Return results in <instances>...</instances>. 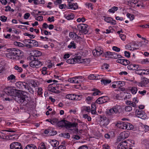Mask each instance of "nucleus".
<instances>
[{
	"label": "nucleus",
	"instance_id": "nucleus-1",
	"mask_svg": "<svg viewBox=\"0 0 149 149\" xmlns=\"http://www.w3.org/2000/svg\"><path fill=\"white\" fill-rule=\"evenodd\" d=\"M8 53H6V56L8 58L11 59H18L19 57L23 55V52L20 50L14 48L8 49Z\"/></svg>",
	"mask_w": 149,
	"mask_h": 149
},
{
	"label": "nucleus",
	"instance_id": "nucleus-2",
	"mask_svg": "<svg viewBox=\"0 0 149 149\" xmlns=\"http://www.w3.org/2000/svg\"><path fill=\"white\" fill-rule=\"evenodd\" d=\"M31 55L28 58V59L31 61L29 63V65H42L43 64L38 60V57L42 55L41 52L38 50L33 51L31 53Z\"/></svg>",
	"mask_w": 149,
	"mask_h": 149
},
{
	"label": "nucleus",
	"instance_id": "nucleus-3",
	"mask_svg": "<svg viewBox=\"0 0 149 149\" xmlns=\"http://www.w3.org/2000/svg\"><path fill=\"white\" fill-rule=\"evenodd\" d=\"M17 102L23 106H26L28 107L31 101V99L30 97L23 94H20L18 95L17 98H16Z\"/></svg>",
	"mask_w": 149,
	"mask_h": 149
},
{
	"label": "nucleus",
	"instance_id": "nucleus-4",
	"mask_svg": "<svg viewBox=\"0 0 149 149\" xmlns=\"http://www.w3.org/2000/svg\"><path fill=\"white\" fill-rule=\"evenodd\" d=\"M93 54L95 56H97L102 54L103 56H104L106 58H112V52H107L104 53L103 52L102 49L100 47H98L93 50Z\"/></svg>",
	"mask_w": 149,
	"mask_h": 149
},
{
	"label": "nucleus",
	"instance_id": "nucleus-5",
	"mask_svg": "<svg viewBox=\"0 0 149 149\" xmlns=\"http://www.w3.org/2000/svg\"><path fill=\"white\" fill-rule=\"evenodd\" d=\"M60 84H49L47 87V89L49 91H51L55 93H58L60 92L59 87Z\"/></svg>",
	"mask_w": 149,
	"mask_h": 149
},
{
	"label": "nucleus",
	"instance_id": "nucleus-6",
	"mask_svg": "<svg viewBox=\"0 0 149 149\" xmlns=\"http://www.w3.org/2000/svg\"><path fill=\"white\" fill-rule=\"evenodd\" d=\"M121 111V106L119 105H116L113 107L112 108L109 110L108 114L109 115H112L114 113H119Z\"/></svg>",
	"mask_w": 149,
	"mask_h": 149
},
{
	"label": "nucleus",
	"instance_id": "nucleus-7",
	"mask_svg": "<svg viewBox=\"0 0 149 149\" xmlns=\"http://www.w3.org/2000/svg\"><path fill=\"white\" fill-rule=\"evenodd\" d=\"M109 123V121L108 118L104 116H100V124L102 127H106Z\"/></svg>",
	"mask_w": 149,
	"mask_h": 149
},
{
	"label": "nucleus",
	"instance_id": "nucleus-8",
	"mask_svg": "<svg viewBox=\"0 0 149 149\" xmlns=\"http://www.w3.org/2000/svg\"><path fill=\"white\" fill-rule=\"evenodd\" d=\"M87 27H88V26L87 25L81 24L78 25L77 28L80 32H81L82 33L85 34L88 32V30L87 29Z\"/></svg>",
	"mask_w": 149,
	"mask_h": 149
},
{
	"label": "nucleus",
	"instance_id": "nucleus-9",
	"mask_svg": "<svg viewBox=\"0 0 149 149\" xmlns=\"http://www.w3.org/2000/svg\"><path fill=\"white\" fill-rule=\"evenodd\" d=\"M130 133L128 131H124L121 132L117 139L118 141L123 140L127 138L129 136Z\"/></svg>",
	"mask_w": 149,
	"mask_h": 149
},
{
	"label": "nucleus",
	"instance_id": "nucleus-10",
	"mask_svg": "<svg viewBox=\"0 0 149 149\" xmlns=\"http://www.w3.org/2000/svg\"><path fill=\"white\" fill-rule=\"evenodd\" d=\"M149 83V79L146 78L144 77L142 79L141 82H136V84L139 86L143 87L147 86Z\"/></svg>",
	"mask_w": 149,
	"mask_h": 149
},
{
	"label": "nucleus",
	"instance_id": "nucleus-11",
	"mask_svg": "<svg viewBox=\"0 0 149 149\" xmlns=\"http://www.w3.org/2000/svg\"><path fill=\"white\" fill-rule=\"evenodd\" d=\"M15 86L19 89L27 88L28 87L27 84L24 82L18 81L15 83Z\"/></svg>",
	"mask_w": 149,
	"mask_h": 149
},
{
	"label": "nucleus",
	"instance_id": "nucleus-12",
	"mask_svg": "<svg viewBox=\"0 0 149 149\" xmlns=\"http://www.w3.org/2000/svg\"><path fill=\"white\" fill-rule=\"evenodd\" d=\"M82 77L81 76L75 77L71 78L68 79V81L71 83L74 84H80L81 81L80 79H81Z\"/></svg>",
	"mask_w": 149,
	"mask_h": 149
},
{
	"label": "nucleus",
	"instance_id": "nucleus-13",
	"mask_svg": "<svg viewBox=\"0 0 149 149\" xmlns=\"http://www.w3.org/2000/svg\"><path fill=\"white\" fill-rule=\"evenodd\" d=\"M10 148L11 149H22L21 143L16 142L11 143L10 145Z\"/></svg>",
	"mask_w": 149,
	"mask_h": 149
},
{
	"label": "nucleus",
	"instance_id": "nucleus-14",
	"mask_svg": "<svg viewBox=\"0 0 149 149\" xmlns=\"http://www.w3.org/2000/svg\"><path fill=\"white\" fill-rule=\"evenodd\" d=\"M80 58V57L79 56H76L74 57L73 58H70L67 60L66 61V62L69 64H74L76 63H78V62H80L78 61Z\"/></svg>",
	"mask_w": 149,
	"mask_h": 149
},
{
	"label": "nucleus",
	"instance_id": "nucleus-15",
	"mask_svg": "<svg viewBox=\"0 0 149 149\" xmlns=\"http://www.w3.org/2000/svg\"><path fill=\"white\" fill-rule=\"evenodd\" d=\"M73 0H68V6H67L68 8L72 10H75L77 9L78 7V5L77 3H74L71 2Z\"/></svg>",
	"mask_w": 149,
	"mask_h": 149
},
{
	"label": "nucleus",
	"instance_id": "nucleus-16",
	"mask_svg": "<svg viewBox=\"0 0 149 149\" xmlns=\"http://www.w3.org/2000/svg\"><path fill=\"white\" fill-rule=\"evenodd\" d=\"M108 99V98L107 96H102L98 98L96 102L98 104H102L107 102Z\"/></svg>",
	"mask_w": 149,
	"mask_h": 149
},
{
	"label": "nucleus",
	"instance_id": "nucleus-17",
	"mask_svg": "<svg viewBox=\"0 0 149 149\" xmlns=\"http://www.w3.org/2000/svg\"><path fill=\"white\" fill-rule=\"evenodd\" d=\"M68 121L63 119L60 121H58L57 126L58 127L63 128L65 127L67 129V124Z\"/></svg>",
	"mask_w": 149,
	"mask_h": 149
},
{
	"label": "nucleus",
	"instance_id": "nucleus-18",
	"mask_svg": "<svg viewBox=\"0 0 149 149\" xmlns=\"http://www.w3.org/2000/svg\"><path fill=\"white\" fill-rule=\"evenodd\" d=\"M104 18V21L107 23H110L111 25H115L116 24V21L113 20L111 17H107L105 16H103Z\"/></svg>",
	"mask_w": 149,
	"mask_h": 149
},
{
	"label": "nucleus",
	"instance_id": "nucleus-19",
	"mask_svg": "<svg viewBox=\"0 0 149 149\" xmlns=\"http://www.w3.org/2000/svg\"><path fill=\"white\" fill-rule=\"evenodd\" d=\"M127 148L126 141H124L119 143L118 146V149H127Z\"/></svg>",
	"mask_w": 149,
	"mask_h": 149
},
{
	"label": "nucleus",
	"instance_id": "nucleus-20",
	"mask_svg": "<svg viewBox=\"0 0 149 149\" xmlns=\"http://www.w3.org/2000/svg\"><path fill=\"white\" fill-rule=\"evenodd\" d=\"M117 63H120L123 65H127L129 64L130 62V61L127 60L123 59H119L116 60Z\"/></svg>",
	"mask_w": 149,
	"mask_h": 149
},
{
	"label": "nucleus",
	"instance_id": "nucleus-21",
	"mask_svg": "<svg viewBox=\"0 0 149 149\" xmlns=\"http://www.w3.org/2000/svg\"><path fill=\"white\" fill-rule=\"evenodd\" d=\"M127 122H120V123H117V127L120 129H127Z\"/></svg>",
	"mask_w": 149,
	"mask_h": 149
},
{
	"label": "nucleus",
	"instance_id": "nucleus-22",
	"mask_svg": "<svg viewBox=\"0 0 149 149\" xmlns=\"http://www.w3.org/2000/svg\"><path fill=\"white\" fill-rule=\"evenodd\" d=\"M136 114L137 116L143 119L142 118L145 115V113L141 109L136 110Z\"/></svg>",
	"mask_w": 149,
	"mask_h": 149
},
{
	"label": "nucleus",
	"instance_id": "nucleus-23",
	"mask_svg": "<svg viewBox=\"0 0 149 149\" xmlns=\"http://www.w3.org/2000/svg\"><path fill=\"white\" fill-rule=\"evenodd\" d=\"M80 57V59L79 60L80 62H78V63H83V64H88L90 62V59L89 58L81 59V56H79ZM79 61V60H78Z\"/></svg>",
	"mask_w": 149,
	"mask_h": 149
},
{
	"label": "nucleus",
	"instance_id": "nucleus-24",
	"mask_svg": "<svg viewBox=\"0 0 149 149\" xmlns=\"http://www.w3.org/2000/svg\"><path fill=\"white\" fill-rule=\"evenodd\" d=\"M113 83L114 84H116L117 85V86L118 88L124 86L125 84V82L123 81H115L113 82Z\"/></svg>",
	"mask_w": 149,
	"mask_h": 149
},
{
	"label": "nucleus",
	"instance_id": "nucleus-25",
	"mask_svg": "<svg viewBox=\"0 0 149 149\" xmlns=\"http://www.w3.org/2000/svg\"><path fill=\"white\" fill-rule=\"evenodd\" d=\"M18 90L13 88L9 95L15 97L17 96V97L18 95H20V94H18Z\"/></svg>",
	"mask_w": 149,
	"mask_h": 149
},
{
	"label": "nucleus",
	"instance_id": "nucleus-26",
	"mask_svg": "<svg viewBox=\"0 0 149 149\" xmlns=\"http://www.w3.org/2000/svg\"><path fill=\"white\" fill-rule=\"evenodd\" d=\"M126 141L127 148L129 147H132L134 144V142L133 140L128 139Z\"/></svg>",
	"mask_w": 149,
	"mask_h": 149
},
{
	"label": "nucleus",
	"instance_id": "nucleus-27",
	"mask_svg": "<svg viewBox=\"0 0 149 149\" xmlns=\"http://www.w3.org/2000/svg\"><path fill=\"white\" fill-rule=\"evenodd\" d=\"M78 123H71L70 122L68 121L67 124V129L70 128L71 127H76Z\"/></svg>",
	"mask_w": 149,
	"mask_h": 149
},
{
	"label": "nucleus",
	"instance_id": "nucleus-28",
	"mask_svg": "<svg viewBox=\"0 0 149 149\" xmlns=\"http://www.w3.org/2000/svg\"><path fill=\"white\" fill-rule=\"evenodd\" d=\"M54 130H53V128L52 127H50L47 129L45 130L44 133L45 134H47L51 136V134L52 133Z\"/></svg>",
	"mask_w": 149,
	"mask_h": 149
},
{
	"label": "nucleus",
	"instance_id": "nucleus-29",
	"mask_svg": "<svg viewBox=\"0 0 149 149\" xmlns=\"http://www.w3.org/2000/svg\"><path fill=\"white\" fill-rule=\"evenodd\" d=\"M50 143L53 147H56L57 146L58 144V142L55 140H50Z\"/></svg>",
	"mask_w": 149,
	"mask_h": 149
},
{
	"label": "nucleus",
	"instance_id": "nucleus-30",
	"mask_svg": "<svg viewBox=\"0 0 149 149\" xmlns=\"http://www.w3.org/2000/svg\"><path fill=\"white\" fill-rule=\"evenodd\" d=\"M138 1L136 0H131L128 1V5L131 6V7H134L135 6V5L137 4Z\"/></svg>",
	"mask_w": 149,
	"mask_h": 149
},
{
	"label": "nucleus",
	"instance_id": "nucleus-31",
	"mask_svg": "<svg viewBox=\"0 0 149 149\" xmlns=\"http://www.w3.org/2000/svg\"><path fill=\"white\" fill-rule=\"evenodd\" d=\"M81 110L82 112H84V111H86L87 112L89 113L91 111L90 107L89 106H83L81 107Z\"/></svg>",
	"mask_w": 149,
	"mask_h": 149
},
{
	"label": "nucleus",
	"instance_id": "nucleus-32",
	"mask_svg": "<svg viewBox=\"0 0 149 149\" xmlns=\"http://www.w3.org/2000/svg\"><path fill=\"white\" fill-rule=\"evenodd\" d=\"M24 149H37L36 146L33 144L28 145Z\"/></svg>",
	"mask_w": 149,
	"mask_h": 149
},
{
	"label": "nucleus",
	"instance_id": "nucleus-33",
	"mask_svg": "<svg viewBox=\"0 0 149 149\" xmlns=\"http://www.w3.org/2000/svg\"><path fill=\"white\" fill-rule=\"evenodd\" d=\"M93 91L94 92L92 93V95L94 96L100 95L102 93L101 91L97 89H94Z\"/></svg>",
	"mask_w": 149,
	"mask_h": 149
},
{
	"label": "nucleus",
	"instance_id": "nucleus-34",
	"mask_svg": "<svg viewBox=\"0 0 149 149\" xmlns=\"http://www.w3.org/2000/svg\"><path fill=\"white\" fill-rule=\"evenodd\" d=\"M67 47L69 49H71L72 48L75 49L76 48L75 43H74V41L71 42L70 44Z\"/></svg>",
	"mask_w": 149,
	"mask_h": 149
},
{
	"label": "nucleus",
	"instance_id": "nucleus-35",
	"mask_svg": "<svg viewBox=\"0 0 149 149\" xmlns=\"http://www.w3.org/2000/svg\"><path fill=\"white\" fill-rule=\"evenodd\" d=\"M13 88L11 87H8L4 89V92L6 94L8 95H9L10 94L12 91V89H13Z\"/></svg>",
	"mask_w": 149,
	"mask_h": 149
},
{
	"label": "nucleus",
	"instance_id": "nucleus-36",
	"mask_svg": "<svg viewBox=\"0 0 149 149\" xmlns=\"http://www.w3.org/2000/svg\"><path fill=\"white\" fill-rule=\"evenodd\" d=\"M7 79L9 80L10 82H12V81L16 80V77L13 74H11L7 77Z\"/></svg>",
	"mask_w": 149,
	"mask_h": 149
},
{
	"label": "nucleus",
	"instance_id": "nucleus-37",
	"mask_svg": "<svg viewBox=\"0 0 149 149\" xmlns=\"http://www.w3.org/2000/svg\"><path fill=\"white\" fill-rule=\"evenodd\" d=\"M101 81L104 85H106L107 84L110 83L111 82V81L110 79H102L101 80Z\"/></svg>",
	"mask_w": 149,
	"mask_h": 149
},
{
	"label": "nucleus",
	"instance_id": "nucleus-38",
	"mask_svg": "<svg viewBox=\"0 0 149 149\" xmlns=\"http://www.w3.org/2000/svg\"><path fill=\"white\" fill-rule=\"evenodd\" d=\"M112 58H116L118 57L121 58V55H119L115 52H112Z\"/></svg>",
	"mask_w": 149,
	"mask_h": 149
},
{
	"label": "nucleus",
	"instance_id": "nucleus-39",
	"mask_svg": "<svg viewBox=\"0 0 149 149\" xmlns=\"http://www.w3.org/2000/svg\"><path fill=\"white\" fill-rule=\"evenodd\" d=\"M66 98L69 100H74V94H68L66 95Z\"/></svg>",
	"mask_w": 149,
	"mask_h": 149
},
{
	"label": "nucleus",
	"instance_id": "nucleus-40",
	"mask_svg": "<svg viewBox=\"0 0 149 149\" xmlns=\"http://www.w3.org/2000/svg\"><path fill=\"white\" fill-rule=\"evenodd\" d=\"M6 130L2 131V132H0V137L3 139H5L6 137Z\"/></svg>",
	"mask_w": 149,
	"mask_h": 149
},
{
	"label": "nucleus",
	"instance_id": "nucleus-41",
	"mask_svg": "<svg viewBox=\"0 0 149 149\" xmlns=\"http://www.w3.org/2000/svg\"><path fill=\"white\" fill-rule=\"evenodd\" d=\"M137 68H138V69L135 70V73L138 74L142 75V70L139 67V66H138Z\"/></svg>",
	"mask_w": 149,
	"mask_h": 149
},
{
	"label": "nucleus",
	"instance_id": "nucleus-42",
	"mask_svg": "<svg viewBox=\"0 0 149 149\" xmlns=\"http://www.w3.org/2000/svg\"><path fill=\"white\" fill-rule=\"evenodd\" d=\"M130 90L132 94H135L137 91V89L136 87L134 86L131 88Z\"/></svg>",
	"mask_w": 149,
	"mask_h": 149
},
{
	"label": "nucleus",
	"instance_id": "nucleus-43",
	"mask_svg": "<svg viewBox=\"0 0 149 149\" xmlns=\"http://www.w3.org/2000/svg\"><path fill=\"white\" fill-rule=\"evenodd\" d=\"M138 66H127V68L130 70H135L138 69L137 67Z\"/></svg>",
	"mask_w": 149,
	"mask_h": 149
},
{
	"label": "nucleus",
	"instance_id": "nucleus-44",
	"mask_svg": "<svg viewBox=\"0 0 149 149\" xmlns=\"http://www.w3.org/2000/svg\"><path fill=\"white\" fill-rule=\"evenodd\" d=\"M82 95H78L74 94V100H79L81 99L82 98Z\"/></svg>",
	"mask_w": 149,
	"mask_h": 149
},
{
	"label": "nucleus",
	"instance_id": "nucleus-45",
	"mask_svg": "<svg viewBox=\"0 0 149 149\" xmlns=\"http://www.w3.org/2000/svg\"><path fill=\"white\" fill-rule=\"evenodd\" d=\"M74 18V15L73 14H71L68 15L66 17V18L68 20H70L73 19Z\"/></svg>",
	"mask_w": 149,
	"mask_h": 149
},
{
	"label": "nucleus",
	"instance_id": "nucleus-46",
	"mask_svg": "<svg viewBox=\"0 0 149 149\" xmlns=\"http://www.w3.org/2000/svg\"><path fill=\"white\" fill-rule=\"evenodd\" d=\"M58 120L56 118H54L51 119V123L52 125L56 124L57 125V124Z\"/></svg>",
	"mask_w": 149,
	"mask_h": 149
},
{
	"label": "nucleus",
	"instance_id": "nucleus-47",
	"mask_svg": "<svg viewBox=\"0 0 149 149\" xmlns=\"http://www.w3.org/2000/svg\"><path fill=\"white\" fill-rule=\"evenodd\" d=\"M127 16L128 18L130 19L131 21L134 18V15L129 13H128L127 14Z\"/></svg>",
	"mask_w": 149,
	"mask_h": 149
},
{
	"label": "nucleus",
	"instance_id": "nucleus-48",
	"mask_svg": "<svg viewBox=\"0 0 149 149\" xmlns=\"http://www.w3.org/2000/svg\"><path fill=\"white\" fill-rule=\"evenodd\" d=\"M7 17L3 15L0 16V20L3 22H5L6 21Z\"/></svg>",
	"mask_w": 149,
	"mask_h": 149
},
{
	"label": "nucleus",
	"instance_id": "nucleus-49",
	"mask_svg": "<svg viewBox=\"0 0 149 149\" xmlns=\"http://www.w3.org/2000/svg\"><path fill=\"white\" fill-rule=\"evenodd\" d=\"M31 44H32L33 46L37 47L38 46V43L37 41L33 40H31Z\"/></svg>",
	"mask_w": 149,
	"mask_h": 149
},
{
	"label": "nucleus",
	"instance_id": "nucleus-50",
	"mask_svg": "<svg viewBox=\"0 0 149 149\" xmlns=\"http://www.w3.org/2000/svg\"><path fill=\"white\" fill-rule=\"evenodd\" d=\"M46 147L44 143L40 144L38 147V149H46Z\"/></svg>",
	"mask_w": 149,
	"mask_h": 149
},
{
	"label": "nucleus",
	"instance_id": "nucleus-51",
	"mask_svg": "<svg viewBox=\"0 0 149 149\" xmlns=\"http://www.w3.org/2000/svg\"><path fill=\"white\" fill-rule=\"evenodd\" d=\"M63 136H64L65 138L69 139L70 137V135L68 133H62L61 134Z\"/></svg>",
	"mask_w": 149,
	"mask_h": 149
},
{
	"label": "nucleus",
	"instance_id": "nucleus-52",
	"mask_svg": "<svg viewBox=\"0 0 149 149\" xmlns=\"http://www.w3.org/2000/svg\"><path fill=\"white\" fill-rule=\"evenodd\" d=\"M132 107L130 106H127L125 107V110L126 111L130 112L132 110Z\"/></svg>",
	"mask_w": 149,
	"mask_h": 149
},
{
	"label": "nucleus",
	"instance_id": "nucleus-53",
	"mask_svg": "<svg viewBox=\"0 0 149 149\" xmlns=\"http://www.w3.org/2000/svg\"><path fill=\"white\" fill-rule=\"evenodd\" d=\"M127 130H130L133 129V126L130 123H127Z\"/></svg>",
	"mask_w": 149,
	"mask_h": 149
},
{
	"label": "nucleus",
	"instance_id": "nucleus-54",
	"mask_svg": "<svg viewBox=\"0 0 149 149\" xmlns=\"http://www.w3.org/2000/svg\"><path fill=\"white\" fill-rule=\"evenodd\" d=\"M14 45H17L19 47H23L24 46V45L22 43L18 42H14Z\"/></svg>",
	"mask_w": 149,
	"mask_h": 149
},
{
	"label": "nucleus",
	"instance_id": "nucleus-55",
	"mask_svg": "<svg viewBox=\"0 0 149 149\" xmlns=\"http://www.w3.org/2000/svg\"><path fill=\"white\" fill-rule=\"evenodd\" d=\"M15 69L19 72H22L23 70L22 68L20 67H19L18 66H15Z\"/></svg>",
	"mask_w": 149,
	"mask_h": 149
},
{
	"label": "nucleus",
	"instance_id": "nucleus-56",
	"mask_svg": "<svg viewBox=\"0 0 149 149\" xmlns=\"http://www.w3.org/2000/svg\"><path fill=\"white\" fill-rule=\"evenodd\" d=\"M142 127L144 129V131L145 132H147L149 131V126H148L144 125Z\"/></svg>",
	"mask_w": 149,
	"mask_h": 149
},
{
	"label": "nucleus",
	"instance_id": "nucleus-57",
	"mask_svg": "<svg viewBox=\"0 0 149 149\" xmlns=\"http://www.w3.org/2000/svg\"><path fill=\"white\" fill-rule=\"evenodd\" d=\"M42 89L41 88H38V94L40 95H41L43 93Z\"/></svg>",
	"mask_w": 149,
	"mask_h": 149
},
{
	"label": "nucleus",
	"instance_id": "nucleus-58",
	"mask_svg": "<svg viewBox=\"0 0 149 149\" xmlns=\"http://www.w3.org/2000/svg\"><path fill=\"white\" fill-rule=\"evenodd\" d=\"M95 75L93 74H91L88 76V78L89 79H95Z\"/></svg>",
	"mask_w": 149,
	"mask_h": 149
},
{
	"label": "nucleus",
	"instance_id": "nucleus-59",
	"mask_svg": "<svg viewBox=\"0 0 149 149\" xmlns=\"http://www.w3.org/2000/svg\"><path fill=\"white\" fill-rule=\"evenodd\" d=\"M112 49L116 52H119L120 51V49L116 46H113L112 47Z\"/></svg>",
	"mask_w": 149,
	"mask_h": 149
},
{
	"label": "nucleus",
	"instance_id": "nucleus-60",
	"mask_svg": "<svg viewBox=\"0 0 149 149\" xmlns=\"http://www.w3.org/2000/svg\"><path fill=\"white\" fill-rule=\"evenodd\" d=\"M36 19L38 21H41L43 20V17L42 16H40L36 17Z\"/></svg>",
	"mask_w": 149,
	"mask_h": 149
},
{
	"label": "nucleus",
	"instance_id": "nucleus-61",
	"mask_svg": "<svg viewBox=\"0 0 149 149\" xmlns=\"http://www.w3.org/2000/svg\"><path fill=\"white\" fill-rule=\"evenodd\" d=\"M125 56L127 58H129L130 56V53L129 52L127 51H125L124 52Z\"/></svg>",
	"mask_w": 149,
	"mask_h": 149
},
{
	"label": "nucleus",
	"instance_id": "nucleus-62",
	"mask_svg": "<svg viewBox=\"0 0 149 149\" xmlns=\"http://www.w3.org/2000/svg\"><path fill=\"white\" fill-rule=\"evenodd\" d=\"M30 16V14L29 13H26L24 15V18L25 19H28Z\"/></svg>",
	"mask_w": 149,
	"mask_h": 149
},
{
	"label": "nucleus",
	"instance_id": "nucleus-63",
	"mask_svg": "<svg viewBox=\"0 0 149 149\" xmlns=\"http://www.w3.org/2000/svg\"><path fill=\"white\" fill-rule=\"evenodd\" d=\"M102 146L104 149H109L110 148L109 145L106 144L103 145Z\"/></svg>",
	"mask_w": 149,
	"mask_h": 149
},
{
	"label": "nucleus",
	"instance_id": "nucleus-64",
	"mask_svg": "<svg viewBox=\"0 0 149 149\" xmlns=\"http://www.w3.org/2000/svg\"><path fill=\"white\" fill-rule=\"evenodd\" d=\"M88 148L87 146L86 145H83L80 146L78 149H88Z\"/></svg>",
	"mask_w": 149,
	"mask_h": 149
}]
</instances>
